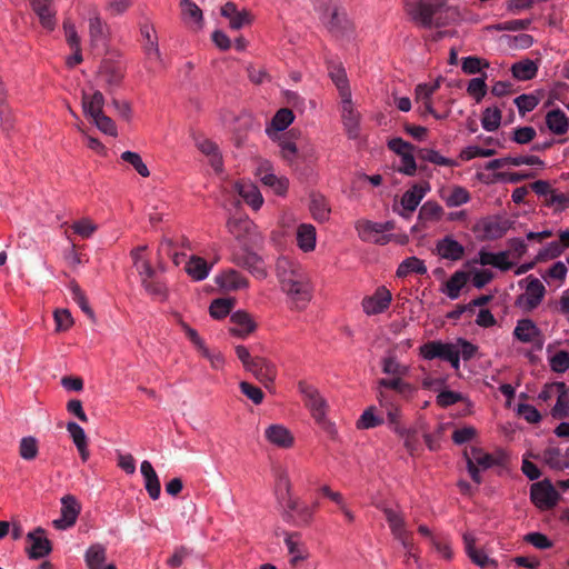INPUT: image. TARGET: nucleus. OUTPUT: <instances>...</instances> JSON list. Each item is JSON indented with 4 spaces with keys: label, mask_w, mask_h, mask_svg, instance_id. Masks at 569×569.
<instances>
[{
    "label": "nucleus",
    "mask_w": 569,
    "mask_h": 569,
    "mask_svg": "<svg viewBox=\"0 0 569 569\" xmlns=\"http://www.w3.org/2000/svg\"><path fill=\"white\" fill-rule=\"evenodd\" d=\"M226 228L238 244L232 251L231 261L254 277L264 279L268 274L266 267L261 257L253 251L263 239L258 226L248 216H240L228 218Z\"/></svg>",
    "instance_id": "nucleus-1"
},
{
    "label": "nucleus",
    "mask_w": 569,
    "mask_h": 569,
    "mask_svg": "<svg viewBox=\"0 0 569 569\" xmlns=\"http://www.w3.org/2000/svg\"><path fill=\"white\" fill-rule=\"evenodd\" d=\"M276 277L291 310H306L313 298L315 286L306 268L287 257L278 258Z\"/></svg>",
    "instance_id": "nucleus-2"
},
{
    "label": "nucleus",
    "mask_w": 569,
    "mask_h": 569,
    "mask_svg": "<svg viewBox=\"0 0 569 569\" xmlns=\"http://www.w3.org/2000/svg\"><path fill=\"white\" fill-rule=\"evenodd\" d=\"M276 495L282 507V519L299 528L310 527L319 508L318 502L307 503L292 493V483L287 473L278 478Z\"/></svg>",
    "instance_id": "nucleus-3"
},
{
    "label": "nucleus",
    "mask_w": 569,
    "mask_h": 569,
    "mask_svg": "<svg viewBox=\"0 0 569 569\" xmlns=\"http://www.w3.org/2000/svg\"><path fill=\"white\" fill-rule=\"evenodd\" d=\"M447 0H405L406 11L422 28H431L433 16L446 4Z\"/></svg>",
    "instance_id": "nucleus-4"
},
{
    "label": "nucleus",
    "mask_w": 569,
    "mask_h": 569,
    "mask_svg": "<svg viewBox=\"0 0 569 569\" xmlns=\"http://www.w3.org/2000/svg\"><path fill=\"white\" fill-rule=\"evenodd\" d=\"M298 390L303 396V399L306 401L307 408L310 410L312 418L315 421L325 427L327 421V411H328V403L326 399L321 396L319 390L306 382V381H299L298 382Z\"/></svg>",
    "instance_id": "nucleus-5"
},
{
    "label": "nucleus",
    "mask_w": 569,
    "mask_h": 569,
    "mask_svg": "<svg viewBox=\"0 0 569 569\" xmlns=\"http://www.w3.org/2000/svg\"><path fill=\"white\" fill-rule=\"evenodd\" d=\"M526 283L525 292L521 293L516 301V305L526 312L537 309L546 296V288L543 283L532 274L521 280L519 283Z\"/></svg>",
    "instance_id": "nucleus-6"
},
{
    "label": "nucleus",
    "mask_w": 569,
    "mask_h": 569,
    "mask_svg": "<svg viewBox=\"0 0 569 569\" xmlns=\"http://www.w3.org/2000/svg\"><path fill=\"white\" fill-rule=\"evenodd\" d=\"M530 499L539 510L547 511L557 506L560 495L550 480L543 479L531 485Z\"/></svg>",
    "instance_id": "nucleus-7"
},
{
    "label": "nucleus",
    "mask_w": 569,
    "mask_h": 569,
    "mask_svg": "<svg viewBox=\"0 0 569 569\" xmlns=\"http://www.w3.org/2000/svg\"><path fill=\"white\" fill-rule=\"evenodd\" d=\"M256 176L260 181L271 188L277 196L284 197L289 189V179L287 177H278L272 171V166L268 160H261L256 169Z\"/></svg>",
    "instance_id": "nucleus-8"
},
{
    "label": "nucleus",
    "mask_w": 569,
    "mask_h": 569,
    "mask_svg": "<svg viewBox=\"0 0 569 569\" xmlns=\"http://www.w3.org/2000/svg\"><path fill=\"white\" fill-rule=\"evenodd\" d=\"M392 301V293L385 286L378 287L370 296L361 301L362 311L367 316H376L389 309Z\"/></svg>",
    "instance_id": "nucleus-9"
},
{
    "label": "nucleus",
    "mask_w": 569,
    "mask_h": 569,
    "mask_svg": "<svg viewBox=\"0 0 569 569\" xmlns=\"http://www.w3.org/2000/svg\"><path fill=\"white\" fill-rule=\"evenodd\" d=\"M513 338L521 343H531L540 349L543 335L540 328L529 318L519 319L513 329Z\"/></svg>",
    "instance_id": "nucleus-10"
},
{
    "label": "nucleus",
    "mask_w": 569,
    "mask_h": 569,
    "mask_svg": "<svg viewBox=\"0 0 569 569\" xmlns=\"http://www.w3.org/2000/svg\"><path fill=\"white\" fill-rule=\"evenodd\" d=\"M322 24L335 38L349 37L355 30L353 22L349 19L341 6L332 11Z\"/></svg>",
    "instance_id": "nucleus-11"
},
{
    "label": "nucleus",
    "mask_w": 569,
    "mask_h": 569,
    "mask_svg": "<svg viewBox=\"0 0 569 569\" xmlns=\"http://www.w3.org/2000/svg\"><path fill=\"white\" fill-rule=\"evenodd\" d=\"M81 512V505L72 495L61 498V516L53 520V527L58 530H66L72 527Z\"/></svg>",
    "instance_id": "nucleus-12"
},
{
    "label": "nucleus",
    "mask_w": 569,
    "mask_h": 569,
    "mask_svg": "<svg viewBox=\"0 0 569 569\" xmlns=\"http://www.w3.org/2000/svg\"><path fill=\"white\" fill-rule=\"evenodd\" d=\"M27 540L29 542L27 553L30 559L44 558L52 550L51 542L46 536V530L41 527L28 532Z\"/></svg>",
    "instance_id": "nucleus-13"
},
{
    "label": "nucleus",
    "mask_w": 569,
    "mask_h": 569,
    "mask_svg": "<svg viewBox=\"0 0 569 569\" xmlns=\"http://www.w3.org/2000/svg\"><path fill=\"white\" fill-rule=\"evenodd\" d=\"M429 190L430 186L427 182L413 184L401 197L400 204L402 210L399 211V214L406 219L410 218Z\"/></svg>",
    "instance_id": "nucleus-14"
},
{
    "label": "nucleus",
    "mask_w": 569,
    "mask_h": 569,
    "mask_svg": "<svg viewBox=\"0 0 569 569\" xmlns=\"http://www.w3.org/2000/svg\"><path fill=\"white\" fill-rule=\"evenodd\" d=\"M257 329L252 316L244 310H237L230 316L229 332L233 337L244 339Z\"/></svg>",
    "instance_id": "nucleus-15"
},
{
    "label": "nucleus",
    "mask_w": 569,
    "mask_h": 569,
    "mask_svg": "<svg viewBox=\"0 0 569 569\" xmlns=\"http://www.w3.org/2000/svg\"><path fill=\"white\" fill-rule=\"evenodd\" d=\"M341 118L349 139L360 134V113L355 109L351 97L341 98Z\"/></svg>",
    "instance_id": "nucleus-16"
},
{
    "label": "nucleus",
    "mask_w": 569,
    "mask_h": 569,
    "mask_svg": "<svg viewBox=\"0 0 569 569\" xmlns=\"http://www.w3.org/2000/svg\"><path fill=\"white\" fill-rule=\"evenodd\" d=\"M30 6L43 29L51 32L57 27V10L53 0H30Z\"/></svg>",
    "instance_id": "nucleus-17"
},
{
    "label": "nucleus",
    "mask_w": 569,
    "mask_h": 569,
    "mask_svg": "<svg viewBox=\"0 0 569 569\" xmlns=\"http://www.w3.org/2000/svg\"><path fill=\"white\" fill-rule=\"evenodd\" d=\"M216 284L223 291H238L249 287L248 279L238 270L227 269L219 272L214 279Z\"/></svg>",
    "instance_id": "nucleus-18"
},
{
    "label": "nucleus",
    "mask_w": 569,
    "mask_h": 569,
    "mask_svg": "<svg viewBox=\"0 0 569 569\" xmlns=\"http://www.w3.org/2000/svg\"><path fill=\"white\" fill-rule=\"evenodd\" d=\"M379 227V222L365 219L356 222V230L361 240L383 246L391 240L392 234H381Z\"/></svg>",
    "instance_id": "nucleus-19"
},
{
    "label": "nucleus",
    "mask_w": 569,
    "mask_h": 569,
    "mask_svg": "<svg viewBox=\"0 0 569 569\" xmlns=\"http://www.w3.org/2000/svg\"><path fill=\"white\" fill-rule=\"evenodd\" d=\"M221 16L229 20V27L233 30L250 26L253 21V16L249 10H239L237 4L231 1L221 7Z\"/></svg>",
    "instance_id": "nucleus-20"
},
{
    "label": "nucleus",
    "mask_w": 569,
    "mask_h": 569,
    "mask_svg": "<svg viewBox=\"0 0 569 569\" xmlns=\"http://www.w3.org/2000/svg\"><path fill=\"white\" fill-rule=\"evenodd\" d=\"M264 438L270 445L281 449H289L295 445L292 432L287 427L278 423L266 428Z\"/></svg>",
    "instance_id": "nucleus-21"
},
{
    "label": "nucleus",
    "mask_w": 569,
    "mask_h": 569,
    "mask_svg": "<svg viewBox=\"0 0 569 569\" xmlns=\"http://www.w3.org/2000/svg\"><path fill=\"white\" fill-rule=\"evenodd\" d=\"M247 371L252 373L254 378L262 382L264 386L273 383L277 377L276 366L263 357H254V360L247 369Z\"/></svg>",
    "instance_id": "nucleus-22"
},
{
    "label": "nucleus",
    "mask_w": 569,
    "mask_h": 569,
    "mask_svg": "<svg viewBox=\"0 0 569 569\" xmlns=\"http://www.w3.org/2000/svg\"><path fill=\"white\" fill-rule=\"evenodd\" d=\"M436 253L450 261H459L465 256V247L453 239L452 236H446L436 243Z\"/></svg>",
    "instance_id": "nucleus-23"
},
{
    "label": "nucleus",
    "mask_w": 569,
    "mask_h": 569,
    "mask_svg": "<svg viewBox=\"0 0 569 569\" xmlns=\"http://www.w3.org/2000/svg\"><path fill=\"white\" fill-rule=\"evenodd\" d=\"M234 189L252 210L258 211L262 207L263 197L254 183L240 180L234 183Z\"/></svg>",
    "instance_id": "nucleus-24"
},
{
    "label": "nucleus",
    "mask_w": 569,
    "mask_h": 569,
    "mask_svg": "<svg viewBox=\"0 0 569 569\" xmlns=\"http://www.w3.org/2000/svg\"><path fill=\"white\" fill-rule=\"evenodd\" d=\"M438 89V84H428V83H421L418 84L415 93H416V101L420 103V107L423 108L422 113H429L435 119H445L447 117V113L439 114L432 107V96Z\"/></svg>",
    "instance_id": "nucleus-25"
},
{
    "label": "nucleus",
    "mask_w": 569,
    "mask_h": 569,
    "mask_svg": "<svg viewBox=\"0 0 569 569\" xmlns=\"http://www.w3.org/2000/svg\"><path fill=\"white\" fill-rule=\"evenodd\" d=\"M456 347L453 343L440 340L428 341L419 348V353L426 360L439 358L446 361Z\"/></svg>",
    "instance_id": "nucleus-26"
},
{
    "label": "nucleus",
    "mask_w": 569,
    "mask_h": 569,
    "mask_svg": "<svg viewBox=\"0 0 569 569\" xmlns=\"http://www.w3.org/2000/svg\"><path fill=\"white\" fill-rule=\"evenodd\" d=\"M328 74L339 91L340 98L351 97V90L346 69L340 62H328Z\"/></svg>",
    "instance_id": "nucleus-27"
},
{
    "label": "nucleus",
    "mask_w": 569,
    "mask_h": 569,
    "mask_svg": "<svg viewBox=\"0 0 569 569\" xmlns=\"http://www.w3.org/2000/svg\"><path fill=\"white\" fill-rule=\"evenodd\" d=\"M144 39L143 51L150 62L161 63V53L158 46V37L152 26L144 24L140 29Z\"/></svg>",
    "instance_id": "nucleus-28"
},
{
    "label": "nucleus",
    "mask_w": 569,
    "mask_h": 569,
    "mask_svg": "<svg viewBox=\"0 0 569 569\" xmlns=\"http://www.w3.org/2000/svg\"><path fill=\"white\" fill-rule=\"evenodd\" d=\"M67 431L76 446L82 462H87L90 458L88 446V438L84 429L77 422L69 421L67 423Z\"/></svg>",
    "instance_id": "nucleus-29"
},
{
    "label": "nucleus",
    "mask_w": 569,
    "mask_h": 569,
    "mask_svg": "<svg viewBox=\"0 0 569 569\" xmlns=\"http://www.w3.org/2000/svg\"><path fill=\"white\" fill-rule=\"evenodd\" d=\"M284 543L290 555V563L297 565L308 558L309 553L306 545L301 541L299 532H287Z\"/></svg>",
    "instance_id": "nucleus-30"
},
{
    "label": "nucleus",
    "mask_w": 569,
    "mask_h": 569,
    "mask_svg": "<svg viewBox=\"0 0 569 569\" xmlns=\"http://www.w3.org/2000/svg\"><path fill=\"white\" fill-rule=\"evenodd\" d=\"M147 244H141L130 250V258L132 260V264L136 268L140 278L143 276L151 277L156 274V270L152 267L149 258L147 257Z\"/></svg>",
    "instance_id": "nucleus-31"
},
{
    "label": "nucleus",
    "mask_w": 569,
    "mask_h": 569,
    "mask_svg": "<svg viewBox=\"0 0 569 569\" xmlns=\"http://www.w3.org/2000/svg\"><path fill=\"white\" fill-rule=\"evenodd\" d=\"M140 472L144 480V488L152 500H157L161 493V485L159 477L148 460H143L140 465Z\"/></svg>",
    "instance_id": "nucleus-32"
},
{
    "label": "nucleus",
    "mask_w": 569,
    "mask_h": 569,
    "mask_svg": "<svg viewBox=\"0 0 569 569\" xmlns=\"http://www.w3.org/2000/svg\"><path fill=\"white\" fill-rule=\"evenodd\" d=\"M198 150L204 154L216 172H222L223 160L216 142L209 139H199L196 143Z\"/></svg>",
    "instance_id": "nucleus-33"
},
{
    "label": "nucleus",
    "mask_w": 569,
    "mask_h": 569,
    "mask_svg": "<svg viewBox=\"0 0 569 569\" xmlns=\"http://www.w3.org/2000/svg\"><path fill=\"white\" fill-rule=\"evenodd\" d=\"M381 511L385 515V518L388 522V526L390 528L391 535L396 539L397 537H401L402 535L407 533L409 530L407 529V523L405 516L401 511L398 509L382 506Z\"/></svg>",
    "instance_id": "nucleus-34"
},
{
    "label": "nucleus",
    "mask_w": 569,
    "mask_h": 569,
    "mask_svg": "<svg viewBox=\"0 0 569 569\" xmlns=\"http://www.w3.org/2000/svg\"><path fill=\"white\" fill-rule=\"evenodd\" d=\"M465 550L470 560L481 568H486L488 565L493 563V561L488 557V555L481 550L476 548V537L471 532H465L462 536Z\"/></svg>",
    "instance_id": "nucleus-35"
},
{
    "label": "nucleus",
    "mask_w": 569,
    "mask_h": 569,
    "mask_svg": "<svg viewBox=\"0 0 569 569\" xmlns=\"http://www.w3.org/2000/svg\"><path fill=\"white\" fill-rule=\"evenodd\" d=\"M297 246L303 252H311L316 248L317 231L311 223H301L297 228Z\"/></svg>",
    "instance_id": "nucleus-36"
},
{
    "label": "nucleus",
    "mask_w": 569,
    "mask_h": 569,
    "mask_svg": "<svg viewBox=\"0 0 569 569\" xmlns=\"http://www.w3.org/2000/svg\"><path fill=\"white\" fill-rule=\"evenodd\" d=\"M546 126L553 134L562 136L569 130V117L559 108L550 110L546 114Z\"/></svg>",
    "instance_id": "nucleus-37"
},
{
    "label": "nucleus",
    "mask_w": 569,
    "mask_h": 569,
    "mask_svg": "<svg viewBox=\"0 0 569 569\" xmlns=\"http://www.w3.org/2000/svg\"><path fill=\"white\" fill-rule=\"evenodd\" d=\"M293 120V112L290 109L282 108L276 112L270 124L266 128V132L271 139H274L277 132L286 130Z\"/></svg>",
    "instance_id": "nucleus-38"
},
{
    "label": "nucleus",
    "mask_w": 569,
    "mask_h": 569,
    "mask_svg": "<svg viewBox=\"0 0 569 569\" xmlns=\"http://www.w3.org/2000/svg\"><path fill=\"white\" fill-rule=\"evenodd\" d=\"M101 80L111 88L119 87L123 80L124 71L120 64L106 61L99 71Z\"/></svg>",
    "instance_id": "nucleus-39"
},
{
    "label": "nucleus",
    "mask_w": 569,
    "mask_h": 569,
    "mask_svg": "<svg viewBox=\"0 0 569 569\" xmlns=\"http://www.w3.org/2000/svg\"><path fill=\"white\" fill-rule=\"evenodd\" d=\"M211 268L212 264H209L203 258L198 256H191L184 267L188 276L191 277L194 281H201L206 279Z\"/></svg>",
    "instance_id": "nucleus-40"
},
{
    "label": "nucleus",
    "mask_w": 569,
    "mask_h": 569,
    "mask_svg": "<svg viewBox=\"0 0 569 569\" xmlns=\"http://www.w3.org/2000/svg\"><path fill=\"white\" fill-rule=\"evenodd\" d=\"M511 73L519 81L531 80L538 73V63L530 59H522L511 66Z\"/></svg>",
    "instance_id": "nucleus-41"
},
{
    "label": "nucleus",
    "mask_w": 569,
    "mask_h": 569,
    "mask_svg": "<svg viewBox=\"0 0 569 569\" xmlns=\"http://www.w3.org/2000/svg\"><path fill=\"white\" fill-rule=\"evenodd\" d=\"M104 97L100 91H94L91 94L83 93L82 108L83 112L90 119L103 112Z\"/></svg>",
    "instance_id": "nucleus-42"
},
{
    "label": "nucleus",
    "mask_w": 569,
    "mask_h": 569,
    "mask_svg": "<svg viewBox=\"0 0 569 569\" xmlns=\"http://www.w3.org/2000/svg\"><path fill=\"white\" fill-rule=\"evenodd\" d=\"M426 274L427 267L425 261L416 256L406 258L397 268L396 276L398 278H406L409 274Z\"/></svg>",
    "instance_id": "nucleus-43"
},
{
    "label": "nucleus",
    "mask_w": 569,
    "mask_h": 569,
    "mask_svg": "<svg viewBox=\"0 0 569 569\" xmlns=\"http://www.w3.org/2000/svg\"><path fill=\"white\" fill-rule=\"evenodd\" d=\"M379 403L386 410L387 421L389 427L397 433L400 432L403 427L401 426V411L398 406L389 401L387 397L380 392Z\"/></svg>",
    "instance_id": "nucleus-44"
},
{
    "label": "nucleus",
    "mask_w": 569,
    "mask_h": 569,
    "mask_svg": "<svg viewBox=\"0 0 569 569\" xmlns=\"http://www.w3.org/2000/svg\"><path fill=\"white\" fill-rule=\"evenodd\" d=\"M417 154L418 158L421 159L422 161L430 162L436 166L450 168L459 166V163L455 159L447 158L432 148H421L418 150Z\"/></svg>",
    "instance_id": "nucleus-45"
},
{
    "label": "nucleus",
    "mask_w": 569,
    "mask_h": 569,
    "mask_svg": "<svg viewBox=\"0 0 569 569\" xmlns=\"http://www.w3.org/2000/svg\"><path fill=\"white\" fill-rule=\"evenodd\" d=\"M468 274L465 271H456L446 282L443 293L451 300L458 299L461 289L467 284Z\"/></svg>",
    "instance_id": "nucleus-46"
},
{
    "label": "nucleus",
    "mask_w": 569,
    "mask_h": 569,
    "mask_svg": "<svg viewBox=\"0 0 569 569\" xmlns=\"http://www.w3.org/2000/svg\"><path fill=\"white\" fill-rule=\"evenodd\" d=\"M108 24L101 19L100 13L97 9L92 10L89 18V34L91 41H102L108 36Z\"/></svg>",
    "instance_id": "nucleus-47"
},
{
    "label": "nucleus",
    "mask_w": 569,
    "mask_h": 569,
    "mask_svg": "<svg viewBox=\"0 0 569 569\" xmlns=\"http://www.w3.org/2000/svg\"><path fill=\"white\" fill-rule=\"evenodd\" d=\"M443 214L445 210L437 201L428 200L421 206L418 219L423 223L438 222Z\"/></svg>",
    "instance_id": "nucleus-48"
},
{
    "label": "nucleus",
    "mask_w": 569,
    "mask_h": 569,
    "mask_svg": "<svg viewBox=\"0 0 569 569\" xmlns=\"http://www.w3.org/2000/svg\"><path fill=\"white\" fill-rule=\"evenodd\" d=\"M107 558V549L100 543L91 545L84 555V560L89 569H101Z\"/></svg>",
    "instance_id": "nucleus-49"
},
{
    "label": "nucleus",
    "mask_w": 569,
    "mask_h": 569,
    "mask_svg": "<svg viewBox=\"0 0 569 569\" xmlns=\"http://www.w3.org/2000/svg\"><path fill=\"white\" fill-rule=\"evenodd\" d=\"M140 280L141 286L148 295L159 300H164L167 298V287L162 281L156 278V274L151 277L143 276Z\"/></svg>",
    "instance_id": "nucleus-50"
},
{
    "label": "nucleus",
    "mask_w": 569,
    "mask_h": 569,
    "mask_svg": "<svg viewBox=\"0 0 569 569\" xmlns=\"http://www.w3.org/2000/svg\"><path fill=\"white\" fill-rule=\"evenodd\" d=\"M385 419L382 416L377 413V408L375 406L368 407L357 420L358 429H372L378 426L383 425Z\"/></svg>",
    "instance_id": "nucleus-51"
},
{
    "label": "nucleus",
    "mask_w": 569,
    "mask_h": 569,
    "mask_svg": "<svg viewBox=\"0 0 569 569\" xmlns=\"http://www.w3.org/2000/svg\"><path fill=\"white\" fill-rule=\"evenodd\" d=\"M236 300L233 298H218L212 300L209 307V313L213 319L221 320L232 310Z\"/></svg>",
    "instance_id": "nucleus-52"
},
{
    "label": "nucleus",
    "mask_w": 569,
    "mask_h": 569,
    "mask_svg": "<svg viewBox=\"0 0 569 569\" xmlns=\"http://www.w3.org/2000/svg\"><path fill=\"white\" fill-rule=\"evenodd\" d=\"M39 455V441L33 436L22 437L19 441V456L27 461L34 460Z\"/></svg>",
    "instance_id": "nucleus-53"
},
{
    "label": "nucleus",
    "mask_w": 569,
    "mask_h": 569,
    "mask_svg": "<svg viewBox=\"0 0 569 569\" xmlns=\"http://www.w3.org/2000/svg\"><path fill=\"white\" fill-rule=\"evenodd\" d=\"M442 199L447 207L455 208L468 203L471 197L465 187L453 186L447 196H442Z\"/></svg>",
    "instance_id": "nucleus-54"
},
{
    "label": "nucleus",
    "mask_w": 569,
    "mask_h": 569,
    "mask_svg": "<svg viewBox=\"0 0 569 569\" xmlns=\"http://www.w3.org/2000/svg\"><path fill=\"white\" fill-rule=\"evenodd\" d=\"M310 212L315 220L325 222L329 219L330 208L322 196H313L310 201Z\"/></svg>",
    "instance_id": "nucleus-55"
},
{
    "label": "nucleus",
    "mask_w": 569,
    "mask_h": 569,
    "mask_svg": "<svg viewBox=\"0 0 569 569\" xmlns=\"http://www.w3.org/2000/svg\"><path fill=\"white\" fill-rule=\"evenodd\" d=\"M70 290L72 295V299L79 306V308L90 318L91 321H96V315L92 308L89 305V301L81 290L80 286L73 280L70 282Z\"/></svg>",
    "instance_id": "nucleus-56"
},
{
    "label": "nucleus",
    "mask_w": 569,
    "mask_h": 569,
    "mask_svg": "<svg viewBox=\"0 0 569 569\" xmlns=\"http://www.w3.org/2000/svg\"><path fill=\"white\" fill-rule=\"evenodd\" d=\"M501 110L498 107H488L483 110L481 126L486 131H495L501 123Z\"/></svg>",
    "instance_id": "nucleus-57"
},
{
    "label": "nucleus",
    "mask_w": 569,
    "mask_h": 569,
    "mask_svg": "<svg viewBox=\"0 0 569 569\" xmlns=\"http://www.w3.org/2000/svg\"><path fill=\"white\" fill-rule=\"evenodd\" d=\"M466 459L468 461H472L473 463L488 469L499 463V461L490 453L483 452L480 448H471L470 456L466 452Z\"/></svg>",
    "instance_id": "nucleus-58"
},
{
    "label": "nucleus",
    "mask_w": 569,
    "mask_h": 569,
    "mask_svg": "<svg viewBox=\"0 0 569 569\" xmlns=\"http://www.w3.org/2000/svg\"><path fill=\"white\" fill-rule=\"evenodd\" d=\"M403 376H396L391 379H380L379 386L386 389H391L400 395L409 396L415 391V388L409 383L402 380Z\"/></svg>",
    "instance_id": "nucleus-59"
},
{
    "label": "nucleus",
    "mask_w": 569,
    "mask_h": 569,
    "mask_svg": "<svg viewBox=\"0 0 569 569\" xmlns=\"http://www.w3.org/2000/svg\"><path fill=\"white\" fill-rule=\"evenodd\" d=\"M120 158L123 162L129 163L141 177L148 178L150 176V170L139 153L133 151H124L121 153Z\"/></svg>",
    "instance_id": "nucleus-60"
},
{
    "label": "nucleus",
    "mask_w": 569,
    "mask_h": 569,
    "mask_svg": "<svg viewBox=\"0 0 569 569\" xmlns=\"http://www.w3.org/2000/svg\"><path fill=\"white\" fill-rule=\"evenodd\" d=\"M382 371L390 376H407L409 367L400 363L395 356H388L382 359Z\"/></svg>",
    "instance_id": "nucleus-61"
},
{
    "label": "nucleus",
    "mask_w": 569,
    "mask_h": 569,
    "mask_svg": "<svg viewBox=\"0 0 569 569\" xmlns=\"http://www.w3.org/2000/svg\"><path fill=\"white\" fill-rule=\"evenodd\" d=\"M71 229L83 239H89L98 230V224L90 218H81L71 224Z\"/></svg>",
    "instance_id": "nucleus-62"
},
{
    "label": "nucleus",
    "mask_w": 569,
    "mask_h": 569,
    "mask_svg": "<svg viewBox=\"0 0 569 569\" xmlns=\"http://www.w3.org/2000/svg\"><path fill=\"white\" fill-rule=\"evenodd\" d=\"M487 83H486V74L479 78H472L467 87V93L476 100V102H480L485 96L487 94Z\"/></svg>",
    "instance_id": "nucleus-63"
},
{
    "label": "nucleus",
    "mask_w": 569,
    "mask_h": 569,
    "mask_svg": "<svg viewBox=\"0 0 569 569\" xmlns=\"http://www.w3.org/2000/svg\"><path fill=\"white\" fill-rule=\"evenodd\" d=\"M550 369L556 373H563L569 369V351L560 350L549 357Z\"/></svg>",
    "instance_id": "nucleus-64"
}]
</instances>
